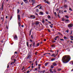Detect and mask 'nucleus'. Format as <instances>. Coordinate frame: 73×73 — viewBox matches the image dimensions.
Listing matches in <instances>:
<instances>
[{
    "label": "nucleus",
    "mask_w": 73,
    "mask_h": 73,
    "mask_svg": "<svg viewBox=\"0 0 73 73\" xmlns=\"http://www.w3.org/2000/svg\"><path fill=\"white\" fill-rule=\"evenodd\" d=\"M45 20L46 21H48V19H46Z\"/></svg>",
    "instance_id": "obj_64"
},
{
    "label": "nucleus",
    "mask_w": 73,
    "mask_h": 73,
    "mask_svg": "<svg viewBox=\"0 0 73 73\" xmlns=\"http://www.w3.org/2000/svg\"><path fill=\"white\" fill-rule=\"evenodd\" d=\"M46 13L47 14H49V13L48 12H46Z\"/></svg>",
    "instance_id": "obj_42"
},
{
    "label": "nucleus",
    "mask_w": 73,
    "mask_h": 73,
    "mask_svg": "<svg viewBox=\"0 0 73 73\" xmlns=\"http://www.w3.org/2000/svg\"><path fill=\"white\" fill-rule=\"evenodd\" d=\"M32 56L29 54H28L27 56L26 57V59H28V58H31Z\"/></svg>",
    "instance_id": "obj_3"
},
{
    "label": "nucleus",
    "mask_w": 73,
    "mask_h": 73,
    "mask_svg": "<svg viewBox=\"0 0 73 73\" xmlns=\"http://www.w3.org/2000/svg\"><path fill=\"white\" fill-rule=\"evenodd\" d=\"M12 18V17L11 16V17L10 18V20H11V19Z\"/></svg>",
    "instance_id": "obj_62"
},
{
    "label": "nucleus",
    "mask_w": 73,
    "mask_h": 73,
    "mask_svg": "<svg viewBox=\"0 0 73 73\" xmlns=\"http://www.w3.org/2000/svg\"><path fill=\"white\" fill-rule=\"evenodd\" d=\"M46 3H47L48 4H50V2L48 1H46V2H45Z\"/></svg>",
    "instance_id": "obj_15"
},
{
    "label": "nucleus",
    "mask_w": 73,
    "mask_h": 73,
    "mask_svg": "<svg viewBox=\"0 0 73 73\" xmlns=\"http://www.w3.org/2000/svg\"><path fill=\"white\" fill-rule=\"evenodd\" d=\"M40 13L41 15H43V13H42V12H40Z\"/></svg>",
    "instance_id": "obj_29"
},
{
    "label": "nucleus",
    "mask_w": 73,
    "mask_h": 73,
    "mask_svg": "<svg viewBox=\"0 0 73 73\" xmlns=\"http://www.w3.org/2000/svg\"><path fill=\"white\" fill-rule=\"evenodd\" d=\"M23 1L25 2V3H28V1L27 0H23Z\"/></svg>",
    "instance_id": "obj_10"
},
{
    "label": "nucleus",
    "mask_w": 73,
    "mask_h": 73,
    "mask_svg": "<svg viewBox=\"0 0 73 73\" xmlns=\"http://www.w3.org/2000/svg\"><path fill=\"white\" fill-rule=\"evenodd\" d=\"M42 23H43L44 24L45 23V21H44V19H42Z\"/></svg>",
    "instance_id": "obj_11"
},
{
    "label": "nucleus",
    "mask_w": 73,
    "mask_h": 73,
    "mask_svg": "<svg viewBox=\"0 0 73 73\" xmlns=\"http://www.w3.org/2000/svg\"><path fill=\"white\" fill-rule=\"evenodd\" d=\"M40 45V44L39 43H38L37 44V46H39V45Z\"/></svg>",
    "instance_id": "obj_35"
},
{
    "label": "nucleus",
    "mask_w": 73,
    "mask_h": 73,
    "mask_svg": "<svg viewBox=\"0 0 73 73\" xmlns=\"http://www.w3.org/2000/svg\"><path fill=\"white\" fill-rule=\"evenodd\" d=\"M69 10H70V11H72V9H71V8L70 7L69 8Z\"/></svg>",
    "instance_id": "obj_25"
},
{
    "label": "nucleus",
    "mask_w": 73,
    "mask_h": 73,
    "mask_svg": "<svg viewBox=\"0 0 73 73\" xmlns=\"http://www.w3.org/2000/svg\"><path fill=\"white\" fill-rule=\"evenodd\" d=\"M64 39H67V38H66V37H64Z\"/></svg>",
    "instance_id": "obj_43"
},
{
    "label": "nucleus",
    "mask_w": 73,
    "mask_h": 73,
    "mask_svg": "<svg viewBox=\"0 0 73 73\" xmlns=\"http://www.w3.org/2000/svg\"><path fill=\"white\" fill-rule=\"evenodd\" d=\"M31 37L33 39V35H32L31 36Z\"/></svg>",
    "instance_id": "obj_39"
},
{
    "label": "nucleus",
    "mask_w": 73,
    "mask_h": 73,
    "mask_svg": "<svg viewBox=\"0 0 73 73\" xmlns=\"http://www.w3.org/2000/svg\"><path fill=\"white\" fill-rule=\"evenodd\" d=\"M65 23L66 22H69V19H66L65 20Z\"/></svg>",
    "instance_id": "obj_12"
},
{
    "label": "nucleus",
    "mask_w": 73,
    "mask_h": 73,
    "mask_svg": "<svg viewBox=\"0 0 73 73\" xmlns=\"http://www.w3.org/2000/svg\"><path fill=\"white\" fill-rule=\"evenodd\" d=\"M50 73H53V72L52 71V69H50Z\"/></svg>",
    "instance_id": "obj_13"
},
{
    "label": "nucleus",
    "mask_w": 73,
    "mask_h": 73,
    "mask_svg": "<svg viewBox=\"0 0 73 73\" xmlns=\"http://www.w3.org/2000/svg\"><path fill=\"white\" fill-rule=\"evenodd\" d=\"M31 17H33V19H35V16L33 15H31L30 16Z\"/></svg>",
    "instance_id": "obj_9"
},
{
    "label": "nucleus",
    "mask_w": 73,
    "mask_h": 73,
    "mask_svg": "<svg viewBox=\"0 0 73 73\" xmlns=\"http://www.w3.org/2000/svg\"><path fill=\"white\" fill-rule=\"evenodd\" d=\"M72 31H71V32L70 33V35H72Z\"/></svg>",
    "instance_id": "obj_58"
},
{
    "label": "nucleus",
    "mask_w": 73,
    "mask_h": 73,
    "mask_svg": "<svg viewBox=\"0 0 73 73\" xmlns=\"http://www.w3.org/2000/svg\"><path fill=\"white\" fill-rule=\"evenodd\" d=\"M57 55V54L56 55L54 54H53L51 56H53L54 57H56V56Z\"/></svg>",
    "instance_id": "obj_5"
},
{
    "label": "nucleus",
    "mask_w": 73,
    "mask_h": 73,
    "mask_svg": "<svg viewBox=\"0 0 73 73\" xmlns=\"http://www.w3.org/2000/svg\"><path fill=\"white\" fill-rule=\"evenodd\" d=\"M50 27H51V28H53V26H52L51 25H50Z\"/></svg>",
    "instance_id": "obj_45"
},
{
    "label": "nucleus",
    "mask_w": 73,
    "mask_h": 73,
    "mask_svg": "<svg viewBox=\"0 0 73 73\" xmlns=\"http://www.w3.org/2000/svg\"><path fill=\"white\" fill-rule=\"evenodd\" d=\"M14 58V56H13L12 57H11V60H12V58Z\"/></svg>",
    "instance_id": "obj_50"
},
{
    "label": "nucleus",
    "mask_w": 73,
    "mask_h": 73,
    "mask_svg": "<svg viewBox=\"0 0 73 73\" xmlns=\"http://www.w3.org/2000/svg\"><path fill=\"white\" fill-rule=\"evenodd\" d=\"M18 19L19 21H20V16L19 15H18Z\"/></svg>",
    "instance_id": "obj_7"
},
{
    "label": "nucleus",
    "mask_w": 73,
    "mask_h": 73,
    "mask_svg": "<svg viewBox=\"0 0 73 73\" xmlns=\"http://www.w3.org/2000/svg\"><path fill=\"white\" fill-rule=\"evenodd\" d=\"M67 7L68 6H67V5H64V8H67Z\"/></svg>",
    "instance_id": "obj_16"
},
{
    "label": "nucleus",
    "mask_w": 73,
    "mask_h": 73,
    "mask_svg": "<svg viewBox=\"0 0 73 73\" xmlns=\"http://www.w3.org/2000/svg\"><path fill=\"white\" fill-rule=\"evenodd\" d=\"M9 64H8L7 65V68H9Z\"/></svg>",
    "instance_id": "obj_26"
},
{
    "label": "nucleus",
    "mask_w": 73,
    "mask_h": 73,
    "mask_svg": "<svg viewBox=\"0 0 73 73\" xmlns=\"http://www.w3.org/2000/svg\"><path fill=\"white\" fill-rule=\"evenodd\" d=\"M35 45H36V44H35V42L34 41L33 42V46L34 47H35Z\"/></svg>",
    "instance_id": "obj_8"
},
{
    "label": "nucleus",
    "mask_w": 73,
    "mask_h": 73,
    "mask_svg": "<svg viewBox=\"0 0 73 73\" xmlns=\"http://www.w3.org/2000/svg\"><path fill=\"white\" fill-rule=\"evenodd\" d=\"M54 60H55V58H52V59H51V61H54Z\"/></svg>",
    "instance_id": "obj_31"
},
{
    "label": "nucleus",
    "mask_w": 73,
    "mask_h": 73,
    "mask_svg": "<svg viewBox=\"0 0 73 73\" xmlns=\"http://www.w3.org/2000/svg\"><path fill=\"white\" fill-rule=\"evenodd\" d=\"M68 27L69 29L72 30V27L73 26V25L72 24H70L68 25Z\"/></svg>",
    "instance_id": "obj_2"
},
{
    "label": "nucleus",
    "mask_w": 73,
    "mask_h": 73,
    "mask_svg": "<svg viewBox=\"0 0 73 73\" xmlns=\"http://www.w3.org/2000/svg\"><path fill=\"white\" fill-rule=\"evenodd\" d=\"M14 62H16V59L14 60Z\"/></svg>",
    "instance_id": "obj_59"
},
{
    "label": "nucleus",
    "mask_w": 73,
    "mask_h": 73,
    "mask_svg": "<svg viewBox=\"0 0 73 73\" xmlns=\"http://www.w3.org/2000/svg\"><path fill=\"white\" fill-rule=\"evenodd\" d=\"M70 42H71L72 43L73 42V41H72V40H71V41H70Z\"/></svg>",
    "instance_id": "obj_55"
},
{
    "label": "nucleus",
    "mask_w": 73,
    "mask_h": 73,
    "mask_svg": "<svg viewBox=\"0 0 73 73\" xmlns=\"http://www.w3.org/2000/svg\"><path fill=\"white\" fill-rule=\"evenodd\" d=\"M37 61H35V64H36V66H37V65H38L37 63Z\"/></svg>",
    "instance_id": "obj_20"
},
{
    "label": "nucleus",
    "mask_w": 73,
    "mask_h": 73,
    "mask_svg": "<svg viewBox=\"0 0 73 73\" xmlns=\"http://www.w3.org/2000/svg\"><path fill=\"white\" fill-rule=\"evenodd\" d=\"M45 70H43V71H42V73H44V72H45Z\"/></svg>",
    "instance_id": "obj_37"
},
{
    "label": "nucleus",
    "mask_w": 73,
    "mask_h": 73,
    "mask_svg": "<svg viewBox=\"0 0 73 73\" xmlns=\"http://www.w3.org/2000/svg\"><path fill=\"white\" fill-rule=\"evenodd\" d=\"M48 63H46L45 64V66H47V65H48Z\"/></svg>",
    "instance_id": "obj_21"
},
{
    "label": "nucleus",
    "mask_w": 73,
    "mask_h": 73,
    "mask_svg": "<svg viewBox=\"0 0 73 73\" xmlns=\"http://www.w3.org/2000/svg\"><path fill=\"white\" fill-rule=\"evenodd\" d=\"M32 44H31L30 45L31 48V47H32Z\"/></svg>",
    "instance_id": "obj_60"
},
{
    "label": "nucleus",
    "mask_w": 73,
    "mask_h": 73,
    "mask_svg": "<svg viewBox=\"0 0 73 73\" xmlns=\"http://www.w3.org/2000/svg\"><path fill=\"white\" fill-rule=\"evenodd\" d=\"M37 52H36L35 54V55H37Z\"/></svg>",
    "instance_id": "obj_46"
},
{
    "label": "nucleus",
    "mask_w": 73,
    "mask_h": 73,
    "mask_svg": "<svg viewBox=\"0 0 73 73\" xmlns=\"http://www.w3.org/2000/svg\"><path fill=\"white\" fill-rule=\"evenodd\" d=\"M64 13H66V12H67V11L66 10H64Z\"/></svg>",
    "instance_id": "obj_30"
},
{
    "label": "nucleus",
    "mask_w": 73,
    "mask_h": 73,
    "mask_svg": "<svg viewBox=\"0 0 73 73\" xmlns=\"http://www.w3.org/2000/svg\"><path fill=\"white\" fill-rule=\"evenodd\" d=\"M70 60V57L69 55H65L62 58V61L63 63H67Z\"/></svg>",
    "instance_id": "obj_1"
},
{
    "label": "nucleus",
    "mask_w": 73,
    "mask_h": 73,
    "mask_svg": "<svg viewBox=\"0 0 73 73\" xmlns=\"http://www.w3.org/2000/svg\"><path fill=\"white\" fill-rule=\"evenodd\" d=\"M14 38L15 40H16V39H17V36L16 35H15Z\"/></svg>",
    "instance_id": "obj_4"
},
{
    "label": "nucleus",
    "mask_w": 73,
    "mask_h": 73,
    "mask_svg": "<svg viewBox=\"0 0 73 73\" xmlns=\"http://www.w3.org/2000/svg\"><path fill=\"white\" fill-rule=\"evenodd\" d=\"M35 70L36 71V70H37V68H35Z\"/></svg>",
    "instance_id": "obj_40"
},
{
    "label": "nucleus",
    "mask_w": 73,
    "mask_h": 73,
    "mask_svg": "<svg viewBox=\"0 0 73 73\" xmlns=\"http://www.w3.org/2000/svg\"><path fill=\"white\" fill-rule=\"evenodd\" d=\"M66 32H67V33H69V30L68 29L67 30Z\"/></svg>",
    "instance_id": "obj_24"
},
{
    "label": "nucleus",
    "mask_w": 73,
    "mask_h": 73,
    "mask_svg": "<svg viewBox=\"0 0 73 73\" xmlns=\"http://www.w3.org/2000/svg\"><path fill=\"white\" fill-rule=\"evenodd\" d=\"M17 13H19V12H20V10H19V9H17Z\"/></svg>",
    "instance_id": "obj_14"
},
{
    "label": "nucleus",
    "mask_w": 73,
    "mask_h": 73,
    "mask_svg": "<svg viewBox=\"0 0 73 73\" xmlns=\"http://www.w3.org/2000/svg\"><path fill=\"white\" fill-rule=\"evenodd\" d=\"M39 24V22L38 21H36L35 23L36 25H38Z\"/></svg>",
    "instance_id": "obj_6"
},
{
    "label": "nucleus",
    "mask_w": 73,
    "mask_h": 73,
    "mask_svg": "<svg viewBox=\"0 0 73 73\" xmlns=\"http://www.w3.org/2000/svg\"><path fill=\"white\" fill-rule=\"evenodd\" d=\"M60 41H64V40L63 39H60Z\"/></svg>",
    "instance_id": "obj_28"
},
{
    "label": "nucleus",
    "mask_w": 73,
    "mask_h": 73,
    "mask_svg": "<svg viewBox=\"0 0 73 73\" xmlns=\"http://www.w3.org/2000/svg\"><path fill=\"white\" fill-rule=\"evenodd\" d=\"M61 68H59V69H58V71H61Z\"/></svg>",
    "instance_id": "obj_22"
},
{
    "label": "nucleus",
    "mask_w": 73,
    "mask_h": 73,
    "mask_svg": "<svg viewBox=\"0 0 73 73\" xmlns=\"http://www.w3.org/2000/svg\"><path fill=\"white\" fill-rule=\"evenodd\" d=\"M30 41H31V42H32V39H30Z\"/></svg>",
    "instance_id": "obj_52"
},
{
    "label": "nucleus",
    "mask_w": 73,
    "mask_h": 73,
    "mask_svg": "<svg viewBox=\"0 0 73 73\" xmlns=\"http://www.w3.org/2000/svg\"><path fill=\"white\" fill-rule=\"evenodd\" d=\"M36 12H38V9H37L36 10Z\"/></svg>",
    "instance_id": "obj_36"
},
{
    "label": "nucleus",
    "mask_w": 73,
    "mask_h": 73,
    "mask_svg": "<svg viewBox=\"0 0 73 73\" xmlns=\"http://www.w3.org/2000/svg\"><path fill=\"white\" fill-rule=\"evenodd\" d=\"M63 11H60V12H62V13H64V12H62Z\"/></svg>",
    "instance_id": "obj_27"
},
{
    "label": "nucleus",
    "mask_w": 73,
    "mask_h": 73,
    "mask_svg": "<svg viewBox=\"0 0 73 73\" xmlns=\"http://www.w3.org/2000/svg\"><path fill=\"white\" fill-rule=\"evenodd\" d=\"M70 37L71 38H73V36H70Z\"/></svg>",
    "instance_id": "obj_38"
},
{
    "label": "nucleus",
    "mask_w": 73,
    "mask_h": 73,
    "mask_svg": "<svg viewBox=\"0 0 73 73\" xmlns=\"http://www.w3.org/2000/svg\"><path fill=\"white\" fill-rule=\"evenodd\" d=\"M48 22L49 23H50V24H51V22H50L48 21Z\"/></svg>",
    "instance_id": "obj_56"
},
{
    "label": "nucleus",
    "mask_w": 73,
    "mask_h": 73,
    "mask_svg": "<svg viewBox=\"0 0 73 73\" xmlns=\"http://www.w3.org/2000/svg\"><path fill=\"white\" fill-rule=\"evenodd\" d=\"M58 36H57L55 37L56 38H58Z\"/></svg>",
    "instance_id": "obj_41"
},
{
    "label": "nucleus",
    "mask_w": 73,
    "mask_h": 73,
    "mask_svg": "<svg viewBox=\"0 0 73 73\" xmlns=\"http://www.w3.org/2000/svg\"><path fill=\"white\" fill-rule=\"evenodd\" d=\"M65 17H66V18H67L68 19V18H69V16H68V15H66L65 16Z\"/></svg>",
    "instance_id": "obj_23"
},
{
    "label": "nucleus",
    "mask_w": 73,
    "mask_h": 73,
    "mask_svg": "<svg viewBox=\"0 0 73 73\" xmlns=\"http://www.w3.org/2000/svg\"><path fill=\"white\" fill-rule=\"evenodd\" d=\"M54 14L55 16H56L57 15V13H56V12H55L54 13Z\"/></svg>",
    "instance_id": "obj_33"
},
{
    "label": "nucleus",
    "mask_w": 73,
    "mask_h": 73,
    "mask_svg": "<svg viewBox=\"0 0 73 73\" xmlns=\"http://www.w3.org/2000/svg\"><path fill=\"white\" fill-rule=\"evenodd\" d=\"M43 1H44L45 2H45H46V0H43Z\"/></svg>",
    "instance_id": "obj_53"
},
{
    "label": "nucleus",
    "mask_w": 73,
    "mask_h": 73,
    "mask_svg": "<svg viewBox=\"0 0 73 73\" xmlns=\"http://www.w3.org/2000/svg\"><path fill=\"white\" fill-rule=\"evenodd\" d=\"M8 18V16H7L6 17V19H7Z\"/></svg>",
    "instance_id": "obj_57"
},
{
    "label": "nucleus",
    "mask_w": 73,
    "mask_h": 73,
    "mask_svg": "<svg viewBox=\"0 0 73 73\" xmlns=\"http://www.w3.org/2000/svg\"><path fill=\"white\" fill-rule=\"evenodd\" d=\"M27 46H28V42H27Z\"/></svg>",
    "instance_id": "obj_32"
},
{
    "label": "nucleus",
    "mask_w": 73,
    "mask_h": 73,
    "mask_svg": "<svg viewBox=\"0 0 73 73\" xmlns=\"http://www.w3.org/2000/svg\"><path fill=\"white\" fill-rule=\"evenodd\" d=\"M21 27H24V25H22L21 26Z\"/></svg>",
    "instance_id": "obj_63"
},
{
    "label": "nucleus",
    "mask_w": 73,
    "mask_h": 73,
    "mask_svg": "<svg viewBox=\"0 0 73 73\" xmlns=\"http://www.w3.org/2000/svg\"><path fill=\"white\" fill-rule=\"evenodd\" d=\"M3 5H2V9H3Z\"/></svg>",
    "instance_id": "obj_51"
},
{
    "label": "nucleus",
    "mask_w": 73,
    "mask_h": 73,
    "mask_svg": "<svg viewBox=\"0 0 73 73\" xmlns=\"http://www.w3.org/2000/svg\"><path fill=\"white\" fill-rule=\"evenodd\" d=\"M62 21H65V19H64V18H62Z\"/></svg>",
    "instance_id": "obj_34"
},
{
    "label": "nucleus",
    "mask_w": 73,
    "mask_h": 73,
    "mask_svg": "<svg viewBox=\"0 0 73 73\" xmlns=\"http://www.w3.org/2000/svg\"><path fill=\"white\" fill-rule=\"evenodd\" d=\"M48 31L49 32H50V30H49V29H48Z\"/></svg>",
    "instance_id": "obj_48"
},
{
    "label": "nucleus",
    "mask_w": 73,
    "mask_h": 73,
    "mask_svg": "<svg viewBox=\"0 0 73 73\" xmlns=\"http://www.w3.org/2000/svg\"><path fill=\"white\" fill-rule=\"evenodd\" d=\"M73 68L71 70V72H73Z\"/></svg>",
    "instance_id": "obj_61"
},
{
    "label": "nucleus",
    "mask_w": 73,
    "mask_h": 73,
    "mask_svg": "<svg viewBox=\"0 0 73 73\" xmlns=\"http://www.w3.org/2000/svg\"><path fill=\"white\" fill-rule=\"evenodd\" d=\"M40 66H41V65H40V64L38 65V66L39 67H40Z\"/></svg>",
    "instance_id": "obj_54"
},
{
    "label": "nucleus",
    "mask_w": 73,
    "mask_h": 73,
    "mask_svg": "<svg viewBox=\"0 0 73 73\" xmlns=\"http://www.w3.org/2000/svg\"><path fill=\"white\" fill-rule=\"evenodd\" d=\"M54 68V66H53V65H51L50 66V68L51 69H52V68Z\"/></svg>",
    "instance_id": "obj_17"
},
{
    "label": "nucleus",
    "mask_w": 73,
    "mask_h": 73,
    "mask_svg": "<svg viewBox=\"0 0 73 73\" xmlns=\"http://www.w3.org/2000/svg\"><path fill=\"white\" fill-rule=\"evenodd\" d=\"M42 8V7H41V6H40V7L39 9H41Z\"/></svg>",
    "instance_id": "obj_47"
},
{
    "label": "nucleus",
    "mask_w": 73,
    "mask_h": 73,
    "mask_svg": "<svg viewBox=\"0 0 73 73\" xmlns=\"http://www.w3.org/2000/svg\"><path fill=\"white\" fill-rule=\"evenodd\" d=\"M24 66L23 67V68L22 69V70H24Z\"/></svg>",
    "instance_id": "obj_44"
},
{
    "label": "nucleus",
    "mask_w": 73,
    "mask_h": 73,
    "mask_svg": "<svg viewBox=\"0 0 73 73\" xmlns=\"http://www.w3.org/2000/svg\"><path fill=\"white\" fill-rule=\"evenodd\" d=\"M29 72H30V71H28L27 72V73H29Z\"/></svg>",
    "instance_id": "obj_49"
},
{
    "label": "nucleus",
    "mask_w": 73,
    "mask_h": 73,
    "mask_svg": "<svg viewBox=\"0 0 73 73\" xmlns=\"http://www.w3.org/2000/svg\"><path fill=\"white\" fill-rule=\"evenodd\" d=\"M53 64L54 66H56L57 65V64L56 63H54Z\"/></svg>",
    "instance_id": "obj_19"
},
{
    "label": "nucleus",
    "mask_w": 73,
    "mask_h": 73,
    "mask_svg": "<svg viewBox=\"0 0 73 73\" xmlns=\"http://www.w3.org/2000/svg\"><path fill=\"white\" fill-rule=\"evenodd\" d=\"M47 17L48 19H50V18H51V17H50V15H48Z\"/></svg>",
    "instance_id": "obj_18"
}]
</instances>
